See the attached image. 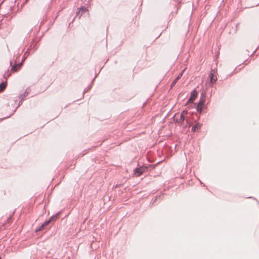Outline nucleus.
Segmentation results:
<instances>
[{
  "label": "nucleus",
  "mask_w": 259,
  "mask_h": 259,
  "mask_svg": "<svg viewBox=\"0 0 259 259\" xmlns=\"http://www.w3.org/2000/svg\"><path fill=\"white\" fill-rule=\"evenodd\" d=\"M209 77L210 78V83H209L210 86H212V85L216 82L217 80V76L215 74V72L214 70H212L209 75Z\"/></svg>",
  "instance_id": "nucleus-2"
},
{
  "label": "nucleus",
  "mask_w": 259,
  "mask_h": 259,
  "mask_svg": "<svg viewBox=\"0 0 259 259\" xmlns=\"http://www.w3.org/2000/svg\"><path fill=\"white\" fill-rule=\"evenodd\" d=\"M29 0H26V2H27Z\"/></svg>",
  "instance_id": "nucleus-13"
},
{
  "label": "nucleus",
  "mask_w": 259,
  "mask_h": 259,
  "mask_svg": "<svg viewBox=\"0 0 259 259\" xmlns=\"http://www.w3.org/2000/svg\"><path fill=\"white\" fill-rule=\"evenodd\" d=\"M57 219V217L56 216H53L50 218V219L46 221L39 228L38 230H41L44 229V227L48 225L50 222L52 221L55 220Z\"/></svg>",
  "instance_id": "nucleus-4"
},
{
  "label": "nucleus",
  "mask_w": 259,
  "mask_h": 259,
  "mask_svg": "<svg viewBox=\"0 0 259 259\" xmlns=\"http://www.w3.org/2000/svg\"><path fill=\"white\" fill-rule=\"evenodd\" d=\"M87 11V10L84 8H83V7L80 8L78 9V12H77V13H76V15H79L80 12L81 11Z\"/></svg>",
  "instance_id": "nucleus-11"
},
{
  "label": "nucleus",
  "mask_w": 259,
  "mask_h": 259,
  "mask_svg": "<svg viewBox=\"0 0 259 259\" xmlns=\"http://www.w3.org/2000/svg\"><path fill=\"white\" fill-rule=\"evenodd\" d=\"M0 259H1V258L0 257Z\"/></svg>",
  "instance_id": "nucleus-14"
},
{
  "label": "nucleus",
  "mask_w": 259,
  "mask_h": 259,
  "mask_svg": "<svg viewBox=\"0 0 259 259\" xmlns=\"http://www.w3.org/2000/svg\"><path fill=\"white\" fill-rule=\"evenodd\" d=\"M202 109V106H199V105H198L197 107V110L198 112H201Z\"/></svg>",
  "instance_id": "nucleus-12"
},
{
  "label": "nucleus",
  "mask_w": 259,
  "mask_h": 259,
  "mask_svg": "<svg viewBox=\"0 0 259 259\" xmlns=\"http://www.w3.org/2000/svg\"><path fill=\"white\" fill-rule=\"evenodd\" d=\"M182 75H183V72L181 73L177 76V77L173 81V82L171 83V88H172V87H174L176 84V83L177 82V81L180 79V78H181V77H182Z\"/></svg>",
  "instance_id": "nucleus-8"
},
{
  "label": "nucleus",
  "mask_w": 259,
  "mask_h": 259,
  "mask_svg": "<svg viewBox=\"0 0 259 259\" xmlns=\"http://www.w3.org/2000/svg\"><path fill=\"white\" fill-rule=\"evenodd\" d=\"M187 111L184 110L183 111H182L181 115H180V117L179 118L177 117L176 121L179 123H182L184 122V120L185 119L186 116L187 115Z\"/></svg>",
  "instance_id": "nucleus-3"
},
{
  "label": "nucleus",
  "mask_w": 259,
  "mask_h": 259,
  "mask_svg": "<svg viewBox=\"0 0 259 259\" xmlns=\"http://www.w3.org/2000/svg\"><path fill=\"white\" fill-rule=\"evenodd\" d=\"M22 66V64H18L16 65H15L14 66L12 67V71L13 72H16L18 70H19L21 67Z\"/></svg>",
  "instance_id": "nucleus-7"
},
{
  "label": "nucleus",
  "mask_w": 259,
  "mask_h": 259,
  "mask_svg": "<svg viewBox=\"0 0 259 259\" xmlns=\"http://www.w3.org/2000/svg\"><path fill=\"white\" fill-rule=\"evenodd\" d=\"M201 126V125L200 123H197L194 126L192 127V131L193 132L198 131L200 128Z\"/></svg>",
  "instance_id": "nucleus-9"
},
{
  "label": "nucleus",
  "mask_w": 259,
  "mask_h": 259,
  "mask_svg": "<svg viewBox=\"0 0 259 259\" xmlns=\"http://www.w3.org/2000/svg\"><path fill=\"white\" fill-rule=\"evenodd\" d=\"M205 97L204 94H202L201 98L200 99V101L199 102L198 105H199V106H203L205 103Z\"/></svg>",
  "instance_id": "nucleus-6"
},
{
  "label": "nucleus",
  "mask_w": 259,
  "mask_h": 259,
  "mask_svg": "<svg viewBox=\"0 0 259 259\" xmlns=\"http://www.w3.org/2000/svg\"><path fill=\"white\" fill-rule=\"evenodd\" d=\"M198 93L196 90H194L192 92L190 98H189L188 102L192 103L197 98Z\"/></svg>",
  "instance_id": "nucleus-5"
},
{
  "label": "nucleus",
  "mask_w": 259,
  "mask_h": 259,
  "mask_svg": "<svg viewBox=\"0 0 259 259\" xmlns=\"http://www.w3.org/2000/svg\"><path fill=\"white\" fill-rule=\"evenodd\" d=\"M6 87V82H3L1 84H0V91H4Z\"/></svg>",
  "instance_id": "nucleus-10"
},
{
  "label": "nucleus",
  "mask_w": 259,
  "mask_h": 259,
  "mask_svg": "<svg viewBox=\"0 0 259 259\" xmlns=\"http://www.w3.org/2000/svg\"><path fill=\"white\" fill-rule=\"evenodd\" d=\"M147 169V167L146 166H141L136 168L134 170V175L136 177H138L145 172Z\"/></svg>",
  "instance_id": "nucleus-1"
}]
</instances>
